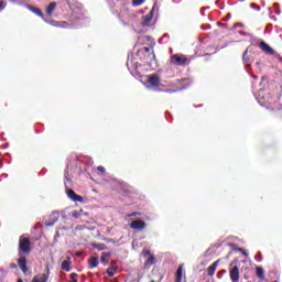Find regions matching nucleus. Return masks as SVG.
Returning <instances> with one entry per match:
<instances>
[{
    "instance_id": "393cba45",
    "label": "nucleus",
    "mask_w": 282,
    "mask_h": 282,
    "mask_svg": "<svg viewBox=\"0 0 282 282\" xmlns=\"http://www.w3.org/2000/svg\"><path fill=\"white\" fill-rule=\"evenodd\" d=\"M93 248H95L96 250H106L107 245H105V243H93Z\"/></svg>"
},
{
    "instance_id": "a878e982",
    "label": "nucleus",
    "mask_w": 282,
    "mask_h": 282,
    "mask_svg": "<svg viewBox=\"0 0 282 282\" xmlns=\"http://www.w3.org/2000/svg\"><path fill=\"white\" fill-rule=\"evenodd\" d=\"M116 272H118V269L116 267H111L107 269V274L108 276H113L116 274Z\"/></svg>"
},
{
    "instance_id": "bb28decb",
    "label": "nucleus",
    "mask_w": 282,
    "mask_h": 282,
    "mask_svg": "<svg viewBox=\"0 0 282 282\" xmlns=\"http://www.w3.org/2000/svg\"><path fill=\"white\" fill-rule=\"evenodd\" d=\"M155 263V256L150 254L149 259L145 262V265H153Z\"/></svg>"
},
{
    "instance_id": "4468645a",
    "label": "nucleus",
    "mask_w": 282,
    "mask_h": 282,
    "mask_svg": "<svg viewBox=\"0 0 282 282\" xmlns=\"http://www.w3.org/2000/svg\"><path fill=\"white\" fill-rule=\"evenodd\" d=\"M26 10H30V12H33V14H36V17H40V19H45V15L41 11V9L26 4Z\"/></svg>"
},
{
    "instance_id": "c756f323",
    "label": "nucleus",
    "mask_w": 282,
    "mask_h": 282,
    "mask_svg": "<svg viewBox=\"0 0 282 282\" xmlns=\"http://www.w3.org/2000/svg\"><path fill=\"white\" fill-rule=\"evenodd\" d=\"M144 3V0H132L133 8H138V6H142Z\"/></svg>"
},
{
    "instance_id": "8fccbe9b",
    "label": "nucleus",
    "mask_w": 282,
    "mask_h": 282,
    "mask_svg": "<svg viewBox=\"0 0 282 282\" xmlns=\"http://www.w3.org/2000/svg\"><path fill=\"white\" fill-rule=\"evenodd\" d=\"M274 8H279V3H274Z\"/></svg>"
},
{
    "instance_id": "603ef678",
    "label": "nucleus",
    "mask_w": 282,
    "mask_h": 282,
    "mask_svg": "<svg viewBox=\"0 0 282 282\" xmlns=\"http://www.w3.org/2000/svg\"><path fill=\"white\" fill-rule=\"evenodd\" d=\"M9 1H11V3H17V1H14V0H9Z\"/></svg>"
},
{
    "instance_id": "13d9d810",
    "label": "nucleus",
    "mask_w": 282,
    "mask_h": 282,
    "mask_svg": "<svg viewBox=\"0 0 282 282\" xmlns=\"http://www.w3.org/2000/svg\"><path fill=\"white\" fill-rule=\"evenodd\" d=\"M223 274H226V270H223Z\"/></svg>"
},
{
    "instance_id": "72a5a7b5",
    "label": "nucleus",
    "mask_w": 282,
    "mask_h": 282,
    "mask_svg": "<svg viewBox=\"0 0 282 282\" xmlns=\"http://www.w3.org/2000/svg\"><path fill=\"white\" fill-rule=\"evenodd\" d=\"M43 21H44L45 23H48V25L58 26V24H55L56 22L46 20L45 18L43 19Z\"/></svg>"
},
{
    "instance_id": "6e6d98bb",
    "label": "nucleus",
    "mask_w": 282,
    "mask_h": 282,
    "mask_svg": "<svg viewBox=\"0 0 282 282\" xmlns=\"http://www.w3.org/2000/svg\"><path fill=\"white\" fill-rule=\"evenodd\" d=\"M240 1V3H243V1H246V0H239Z\"/></svg>"
},
{
    "instance_id": "ea45409f",
    "label": "nucleus",
    "mask_w": 282,
    "mask_h": 282,
    "mask_svg": "<svg viewBox=\"0 0 282 282\" xmlns=\"http://www.w3.org/2000/svg\"><path fill=\"white\" fill-rule=\"evenodd\" d=\"M202 30H210V24L202 25Z\"/></svg>"
},
{
    "instance_id": "a19ab883",
    "label": "nucleus",
    "mask_w": 282,
    "mask_h": 282,
    "mask_svg": "<svg viewBox=\"0 0 282 282\" xmlns=\"http://www.w3.org/2000/svg\"><path fill=\"white\" fill-rule=\"evenodd\" d=\"M137 215H140V213H131V214H128V217H137Z\"/></svg>"
},
{
    "instance_id": "c85d7f7f",
    "label": "nucleus",
    "mask_w": 282,
    "mask_h": 282,
    "mask_svg": "<svg viewBox=\"0 0 282 282\" xmlns=\"http://www.w3.org/2000/svg\"><path fill=\"white\" fill-rule=\"evenodd\" d=\"M240 36H248L249 39H254L252 33H248L246 31H239Z\"/></svg>"
},
{
    "instance_id": "a18cd8bd",
    "label": "nucleus",
    "mask_w": 282,
    "mask_h": 282,
    "mask_svg": "<svg viewBox=\"0 0 282 282\" xmlns=\"http://www.w3.org/2000/svg\"><path fill=\"white\" fill-rule=\"evenodd\" d=\"M260 259H257V261H262L263 257L261 256V252H259Z\"/></svg>"
},
{
    "instance_id": "aec40b11",
    "label": "nucleus",
    "mask_w": 282,
    "mask_h": 282,
    "mask_svg": "<svg viewBox=\"0 0 282 282\" xmlns=\"http://www.w3.org/2000/svg\"><path fill=\"white\" fill-rule=\"evenodd\" d=\"M183 274H184V268L182 265H180L177 271H176L175 282H182Z\"/></svg>"
},
{
    "instance_id": "79ce46f5",
    "label": "nucleus",
    "mask_w": 282,
    "mask_h": 282,
    "mask_svg": "<svg viewBox=\"0 0 282 282\" xmlns=\"http://www.w3.org/2000/svg\"><path fill=\"white\" fill-rule=\"evenodd\" d=\"M101 257L107 259L108 257H111V253L110 252H104Z\"/></svg>"
},
{
    "instance_id": "37998d69",
    "label": "nucleus",
    "mask_w": 282,
    "mask_h": 282,
    "mask_svg": "<svg viewBox=\"0 0 282 282\" xmlns=\"http://www.w3.org/2000/svg\"><path fill=\"white\" fill-rule=\"evenodd\" d=\"M149 254H151V251H150V250H144V251H143V256H144V257H149Z\"/></svg>"
},
{
    "instance_id": "5fc2aeb1",
    "label": "nucleus",
    "mask_w": 282,
    "mask_h": 282,
    "mask_svg": "<svg viewBox=\"0 0 282 282\" xmlns=\"http://www.w3.org/2000/svg\"><path fill=\"white\" fill-rule=\"evenodd\" d=\"M17 282H23V280L19 279Z\"/></svg>"
},
{
    "instance_id": "49530a36",
    "label": "nucleus",
    "mask_w": 282,
    "mask_h": 282,
    "mask_svg": "<svg viewBox=\"0 0 282 282\" xmlns=\"http://www.w3.org/2000/svg\"><path fill=\"white\" fill-rule=\"evenodd\" d=\"M251 77L253 78V80H257V78H259L257 75H251Z\"/></svg>"
},
{
    "instance_id": "f8f14e48",
    "label": "nucleus",
    "mask_w": 282,
    "mask_h": 282,
    "mask_svg": "<svg viewBox=\"0 0 282 282\" xmlns=\"http://www.w3.org/2000/svg\"><path fill=\"white\" fill-rule=\"evenodd\" d=\"M18 267L23 272V274H28V259L23 256H20L18 259Z\"/></svg>"
},
{
    "instance_id": "9b49d317",
    "label": "nucleus",
    "mask_w": 282,
    "mask_h": 282,
    "mask_svg": "<svg viewBox=\"0 0 282 282\" xmlns=\"http://www.w3.org/2000/svg\"><path fill=\"white\" fill-rule=\"evenodd\" d=\"M130 228L132 230H144V228H147V223L142 219H137L130 223Z\"/></svg>"
},
{
    "instance_id": "a211bd4d",
    "label": "nucleus",
    "mask_w": 282,
    "mask_h": 282,
    "mask_svg": "<svg viewBox=\"0 0 282 282\" xmlns=\"http://www.w3.org/2000/svg\"><path fill=\"white\" fill-rule=\"evenodd\" d=\"M54 10H56V2H51L46 8L47 17H52Z\"/></svg>"
},
{
    "instance_id": "39448f33",
    "label": "nucleus",
    "mask_w": 282,
    "mask_h": 282,
    "mask_svg": "<svg viewBox=\"0 0 282 282\" xmlns=\"http://www.w3.org/2000/svg\"><path fill=\"white\" fill-rule=\"evenodd\" d=\"M256 99L261 107H265L267 104L270 105L272 102V95H270V93L265 94V90L260 89L258 94H256Z\"/></svg>"
},
{
    "instance_id": "2f4dec72",
    "label": "nucleus",
    "mask_w": 282,
    "mask_h": 282,
    "mask_svg": "<svg viewBox=\"0 0 282 282\" xmlns=\"http://www.w3.org/2000/svg\"><path fill=\"white\" fill-rule=\"evenodd\" d=\"M6 6H8V2H6V0H0V12L1 10H6Z\"/></svg>"
},
{
    "instance_id": "58836bf2",
    "label": "nucleus",
    "mask_w": 282,
    "mask_h": 282,
    "mask_svg": "<svg viewBox=\"0 0 282 282\" xmlns=\"http://www.w3.org/2000/svg\"><path fill=\"white\" fill-rule=\"evenodd\" d=\"M234 28H243V23L238 22V23L234 24Z\"/></svg>"
},
{
    "instance_id": "f257e3e1",
    "label": "nucleus",
    "mask_w": 282,
    "mask_h": 282,
    "mask_svg": "<svg viewBox=\"0 0 282 282\" xmlns=\"http://www.w3.org/2000/svg\"><path fill=\"white\" fill-rule=\"evenodd\" d=\"M76 169H78V160L77 159L67 163L66 170L64 173V186H65V188H67V191H66L67 197L69 199H72V202L83 203L84 202L83 196H78V194H76V192H74V189H70L72 188V177H74L73 173L76 172Z\"/></svg>"
},
{
    "instance_id": "7c9ffc66",
    "label": "nucleus",
    "mask_w": 282,
    "mask_h": 282,
    "mask_svg": "<svg viewBox=\"0 0 282 282\" xmlns=\"http://www.w3.org/2000/svg\"><path fill=\"white\" fill-rule=\"evenodd\" d=\"M227 246L229 247V248H232L235 251H237V252H239V247H237V245L236 243H232V242H228L227 243Z\"/></svg>"
},
{
    "instance_id": "ddd939ff",
    "label": "nucleus",
    "mask_w": 282,
    "mask_h": 282,
    "mask_svg": "<svg viewBox=\"0 0 282 282\" xmlns=\"http://www.w3.org/2000/svg\"><path fill=\"white\" fill-rule=\"evenodd\" d=\"M50 280V269L46 270V273H40L35 275L32 282H47Z\"/></svg>"
},
{
    "instance_id": "3c124183",
    "label": "nucleus",
    "mask_w": 282,
    "mask_h": 282,
    "mask_svg": "<svg viewBox=\"0 0 282 282\" xmlns=\"http://www.w3.org/2000/svg\"><path fill=\"white\" fill-rule=\"evenodd\" d=\"M275 14H281V11H280V10H278V11L275 12Z\"/></svg>"
},
{
    "instance_id": "bf43d9fd",
    "label": "nucleus",
    "mask_w": 282,
    "mask_h": 282,
    "mask_svg": "<svg viewBox=\"0 0 282 282\" xmlns=\"http://www.w3.org/2000/svg\"><path fill=\"white\" fill-rule=\"evenodd\" d=\"M245 279H248V275H245Z\"/></svg>"
},
{
    "instance_id": "f3484780",
    "label": "nucleus",
    "mask_w": 282,
    "mask_h": 282,
    "mask_svg": "<svg viewBox=\"0 0 282 282\" xmlns=\"http://www.w3.org/2000/svg\"><path fill=\"white\" fill-rule=\"evenodd\" d=\"M256 274L261 281L265 279V271H263V268L261 267L256 268Z\"/></svg>"
},
{
    "instance_id": "4be33fe9",
    "label": "nucleus",
    "mask_w": 282,
    "mask_h": 282,
    "mask_svg": "<svg viewBox=\"0 0 282 282\" xmlns=\"http://www.w3.org/2000/svg\"><path fill=\"white\" fill-rule=\"evenodd\" d=\"M172 58L177 63V65H186V58H182L177 54L173 55Z\"/></svg>"
},
{
    "instance_id": "f704fd0d",
    "label": "nucleus",
    "mask_w": 282,
    "mask_h": 282,
    "mask_svg": "<svg viewBox=\"0 0 282 282\" xmlns=\"http://www.w3.org/2000/svg\"><path fill=\"white\" fill-rule=\"evenodd\" d=\"M238 252H241V254H243V257H248V253L246 252V249H243V248L238 249Z\"/></svg>"
},
{
    "instance_id": "412c9836",
    "label": "nucleus",
    "mask_w": 282,
    "mask_h": 282,
    "mask_svg": "<svg viewBox=\"0 0 282 282\" xmlns=\"http://www.w3.org/2000/svg\"><path fill=\"white\" fill-rule=\"evenodd\" d=\"M169 41H171V35L169 33H164L161 39H159L160 45L166 44Z\"/></svg>"
},
{
    "instance_id": "cd10ccee",
    "label": "nucleus",
    "mask_w": 282,
    "mask_h": 282,
    "mask_svg": "<svg viewBox=\"0 0 282 282\" xmlns=\"http://www.w3.org/2000/svg\"><path fill=\"white\" fill-rule=\"evenodd\" d=\"M55 25H57V28H69V24L65 21L55 22Z\"/></svg>"
},
{
    "instance_id": "473e14b6",
    "label": "nucleus",
    "mask_w": 282,
    "mask_h": 282,
    "mask_svg": "<svg viewBox=\"0 0 282 282\" xmlns=\"http://www.w3.org/2000/svg\"><path fill=\"white\" fill-rule=\"evenodd\" d=\"M250 8H252V10H256L257 12L261 11V7L257 6L256 3H251Z\"/></svg>"
},
{
    "instance_id": "e433bc0d",
    "label": "nucleus",
    "mask_w": 282,
    "mask_h": 282,
    "mask_svg": "<svg viewBox=\"0 0 282 282\" xmlns=\"http://www.w3.org/2000/svg\"><path fill=\"white\" fill-rule=\"evenodd\" d=\"M97 171H99L100 173H105V166H101V165L97 166Z\"/></svg>"
},
{
    "instance_id": "dca6fc26",
    "label": "nucleus",
    "mask_w": 282,
    "mask_h": 282,
    "mask_svg": "<svg viewBox=\"0 0 282 282\" xmlns=\"http://www.w3.org/2000/svg\"><path fill=\"white\" fill-rule=\"evenodd\" d=\"M127 67H128V69L131 70V69H138V67H140V65L138 64V62H133V59H131L128 56Z\"/></svg>"
},
{
    "instance_id": "864d4df0",
    "label": "nucleus",
    "mask_w": 282,
    "mask_h": 282,
    "mask_svg": "<svg viewBox=\"0 0 282 282\" xmlns=\"http://www.w3.org/2000/svg\"><path fill=\"white\" fill-rule=\"evenodd\" d=\"M218 279H221V273H218Z\"/></svg>"
},
{
    "instance_id": "4c0bfd02",
    "label": "nucleus",
    "mask_w": 282,
    "mask_h": 282,
    "mask_svg": "<svg viewBox=\"0 0 282 282\" xmlns=\"http://www.w3.org/2000/svg\"><path fill=\"white\" fill-rule=\"evenodd\" d=\"M77 276H78L77 273H70V279H72L73 281H76Z\"/></svg>"
},
{
    "instance_id": "20e7f679",
    "label": "nucleus",
    "mask_w": 282,
    "mask_h": 282,
    "mask_svg": "<svg viewBox=\"0 0 282 282\" xmlns=\"http://www.w3.org/2000/svg\"><path fill=\"white\" fill-rule=\"evenodd\" d=\"M160 83H162V79H160L158 74L149 75L145 87L152 91H162V89L158 88L160 87Z\"/></svg>"
},
{
    "instance_id": "6e6552de",
    "label": "nucleus",
    "mask_w": 282,
    "mask_h": 282,
    "mask_svg": "<svg viewBox=\"0 0 282 282\" xmlns=\"http://www.w3.org/2000/svg\"><path fill=\"white\" fill-rule=\"evenodd\" d=\"M59 218L61 214L58 212H53L48 217L44 218L43 224L46 227H52Z\"/></svg>"
},
{
    "instance_id": "09e8293b",
    "label": "nucleus",
    "mask_w": 282,
    "mask_h": 282,
    "mask_svg": "<svg viewBox=\"0 0 282 282\" xmlns=\"http://www.w3.org/2000/svg\"><path fill=\"white\" fill-rule=\"evenodd\" d=\"M175 90H167L169 94H173Z\"/></svg>"
},
{
    "instance_id": "0eeeda50",
    "label": "nucleus",
    "mask_w": 282,
    "mask_h": 282,
    "mask_svg": "<svg viewBox=\"0 0 282 282\" xmlns=\"http://www.w3.org/2000/svg\"><path fill=\"white\" fill-rule=\"evenodd\" d=\"M259 47L260 50H262V52H264V54H268V56H274V58H281V55H279V53H276V51H274V48H272L270 44L265 43L264 41H261L259 43Z\"/></svg>"
},
{
    "instance_id": "de8ad7c7",
    "label": "nucleus",
    "mask_w": 282,
    "mask_h": 282,
    "mask_svg": "<svg viewBox=\"0 0 282 282\" xmlns=\"http://www.w3.org/2000/svg\"><path fill=\"white\" fill-rule=\"evenodd\" d=\"M261 65V62L256 63V67H259Z\"/></svg>"
},
{
    "instance_id": "c03bdc74",
    "label": "nucleus",
    "mask_w": 282,
    "mask_h": 282,
    "mask_svg": "<svg viewBox=\"0 0 282 282\" xmlns=\"http://www.w3.org/2000/svg\"><path fill=\"white\" fill-rule=\"evenodd\" d=\"M65 1V3H66V6H72V2H70V0H64Z\"/></svg>"
},
{
    "instance_id": "423d86ee",
    "label": "nucleus",
    "mask_w": 282,
    "mask_h": 282,
    "mask_svg": "<svg viewBox=\"0 0 282 282\" xmlns=\"http://www.w3.org/2000/svg\"><path fill=\"white\" fill-rule=\"evenodd\" d=\"M249 54H252V50L250 46H248L242 54V63L245 67H247L248 74H250V67H252V63H254V57Z\"/></svg>"
},
{
    "instance_id": "4d7b16f0",
    "label": "nucleus",
    "mask_w": 282,
    "mask_h": 282,
    "mask_svg": "<svg viewBox=\"0 0 282 282\" xmlns=\"http://www.w3.org/2000/svg\"><path fill=\"white\" fill-rule=\"evenodd\" d=\"M77 257H80V252H77Z\"/></svg>"
},
{
    "instance_id": "5701e85b",
    "label": "nucleus",
    "mask_w": 282,
    "mask_h": 282,
    "mask_svg": "<svg viewBox=\"0 0 282 282\" xmlns=\"http://www.w3.org/2000/svg\"><path fill=\"white\" fill-rule=\"evenodd\" d=\"M83 215H87V214L84 213L83 210H75L72 213V217H74V219H80V217H83Z\"/></svg>"
},
{
    "instance_id": "2eb2a0df",
    "label": "nucleus",
    "mask_w": 282,
    "mask_h": 282,
    "mask_svg": "<svg viewBox=\"0 0 282 282\" xmlns=\"http://www.w3.org/2000/svg\"><path fill=\"white\" fill-rule=\"evenodd\" d=\"M219 265V261H215L207 268V274L208 276H215V270H217V267Z\"/></svg>"
},
{
    "instance_id": "7ed1b4c3",
    "label": "nucleus",
    "mask_w": 282,
    "mask_h": 282,
    "mask_svg": "<svg viewBox=\"0 0 282 282\" xmlns=\"http://www.w3.org/2000/svg\"><path fill=\"white\" fill-rule=\"evenodd\" d=\"M137 56H139V58L141 61H144V63H147L148 65L155 63V53H153V48H151L149 46L140 48L137 52Z\"/></svg>"
},
{
    "instance_id": "6ab92c4d",
    "label": "nucleus",
    "mask_w": 282,
    "mask_h": 282,
    "mask_svg": "<svg viewBox=\"0 0 282 282\" xmlns=\"http://www.w3.org/2000/svg\"><path fill=\"white\" fill-rule=\"evenodd\" d=\"M88 265H89L90 270H94V268H98V258L91 257L88 260Z\"/></svg>"
},
{
    "instance_id": "1a4fd4ad",
    "label": "nucleus",
    "mask_w": 282,
    "mask_h": 282,
    "mask_svg": "<svg viewBox=\"0 0 282 282\" xmlns=\"http://www.w3.org/2000/svg\"><path fill=\"white\" fill-rule=\"evenodd\" d=\"M236 262H231L229 264V276L231 282H239V265L235 264Z\"/></svg>"
},
{
    "instance_id": "f03ea898",
    "label": "nucleus",
    "mask_w": 282,
    "mask_h": 282,
    "mask_svg": "<svg viewBox=\"0 0 282 282\" xmlns=\"http://www.w3.org/2000/svg\"><path fill=\"white\" fill-rule=\"evenodd\" d=\"M30 252H32V241H30V238L25 235L20 236L18 248L19 257H23V254H30Z\"/></svg>"
},
{
    "instance_id": "9d476101",
    "label": "nucleus",
    "mask_w": 282,
    "mask_h": 282,
    "mask_svg": "<svg viewBox=\"0 0 282 282\" xmlns=\"http://www.w3.org/2000/svg\"><path fill=\"white\" fill-rule=\"evenodd\" d=\"M155 8H158L156 3H154L153 8L148 14L142 17L141 25L143 28H149V25H151V22L153 21V13L155 12Z\"/></svg>"
},
{
    "instance_id": "b1692460",
    "label": "nucleus",
    "mask_w": 282,
    "mask_h": 282,
    "mask_svg": "<svg viewBox=\"0 0 282 282\" xmlns=\"http://www.w3.org/2000/svg\"><path fill=\"white\" fill-rule=\"evenodd\" d=\"M70 263L69 261H63L62 262V270H65V272H70L72 268H69Z\"/></svg>"
},
{
    "instance_id": "c9c22d12",
    "label": "nucleus",
    "mask_w": 282,
    "mask_h": 282,
    "mask_svg": "<svg viewBox=\"0 0 282 282\" xmlns=\"http://www.w3.org/2000/svg\"><path fill=\"white\" fill-rule=\"evenodd\" d=\"M100 261L101 263H104V265H107L108 263L107 258H105L104 256H101Z\"/></svg>"
}]
</instances>
